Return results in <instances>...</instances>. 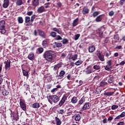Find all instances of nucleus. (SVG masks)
Listing matches in <instances>:
<instances>
[{"label": "nucleus", "instance_id": "f257e3e1", "mask_svg": "<svg viewBox=\"0 0 125 125\" xmlns=\"http://www.w3.org/2000/svg\"><path fill=\"white\" fill-rule=\"evenodd\" d=\"M43 57L47 61L51 62L54 58V52L52 50H46L43 53Z\"/></svg>", "mask_w": 125, "mask_h": 125}, {"label": "nucleus", "instance_id": "f03ea898", "mask_svg": "<svg viewBox=\"0 0 125 125\" xmlns=\"http://www.w3.org/2000/svg\"><path fill=\"white\" fill-rule=\"evenodd\" d=\"M59 99H60V98L59 97L57 96V95H49V99L48 98V101L51 104H52V102L56 104L59 101Z\"/></svg>", "mask_w": 125, "mask_h": 125}, {"label": "nucleus", "instance_id": "7ed1b4c3", "mask_svg": "<svg viewBox=\"0 0 125 125\" xmlns=\"http://www.w3.org/2000/svg\"><path fill=\"white\" fill-rule=\"evenodd\" d=\"M0 30L2 35H4L6 33V30H5V21L4 20L0 21Z\"/></svg>", "mask_w": 125, "mask_h": 125}, {"label": "nucleus", "instance_id": "20e7f679", "mask_svg": "<svg viewBox=\"0 0 125 125\" xmlns=\"http://www.w3.org/2000/svg\"><path fill=\"white\" fill-rule=\"evenodd\" d=\"M20 105L23 111H26L27 110V104L25 103V101L22 99H20Z\"/></svg>", "mask_w": 125, "mask_h": 125}, {"label": "nucleus", "instance_id": "39448f33", "mask_svg": "<svg viewBox=\"0 0 125 125\" xmlns=\"http://www.w3.org/2000/svg\"><path fill=\"white\" fill-rule=\"evenodd\" d=\"M67 98H68V96L66 94L63 95L62 98L61 100L60 101L58 105L59 107H62L63 105H64V103L66 102V100H67Z\"/></svg>", "mask_w": 125, "mask_h": 125}, {"label": "nucleus", "instance_id": "423d86ee", "mask_svg": "<svg viewBox=\"0 0 125 125\" xmlns=\"http://www.w3.org/2000/svg\"><path fill=\"white\" fill-rule=\"evenodd\" d=\"M5 65V69L6 71H9L10 70V64H11V62L10 59L7 60V61H5L4 62Z\"/></svg>", "mask_w": 125, "mask_h": 125}, {"label": "nucleus", "instance_id": "0eeeda50", "mask_svg": "<svg viewBox=\"0 0 125 125\" xmlns=\"http://www.w3.org/2000/svg\"><path fill=\"white\" fill-rule=\"evenodd\" d=\"M25 23H26V26H32L33 23L31 22V18L29 16H26L25 17Z\"/></svg>", "mask_w": 125, "mask_h": 125}, {"label": "nucleus", "instance_id": "6e6552de", "mask_svg": "<svg viewBox=\"0 0 125 125\" xmlns=\"http://www.w3.org/2000/svg\"><path fill=\"white\" fill-rule=\"evenodd\" d=\"M65 74H66L65 71L61 70L59 73V75L57 74L56 77H58V79H63V78H64V76H65Z\"/></svg>", "mask_w": 125, "mask_h": 125}, {"label": "nucleus", "instance_id": "1a4fd4ad", "mask_svg": "<svg viewBox=\"0 0 125 125\" xmlns=\"http://www.w3.org/2000/svg\"><path fill=\"white\" fill-rule=\"evenodd\" d=\"M38 32L40 37H42V38H43V39H45V38H46V34H45V33H44V31L41 29H38Z\"/></svg>", "mask_w": 125, "mask_h": 125}, {"label": "nucleus", "instance_id": "9d476101", "mask_svg": "<svg viewBox=\"0 0 125 125\" xmlns=\"http://www.w3.org/2000/svg\"><path fill=\"white\" fill-rule=\"evenodd\" d=\"M101 52L100 51H99L98 53L97 54V56L100 61L103 62V61H105V59H104V55L101 54Z\"/></svg>", "mask_w": 125, "mask_h": 125}, {"label": "nucleus", "instance_id": "9b49d317", "mask_svg": "<svg viewBox=\"0 0 125 125\" xmlns=\"http://www.w3.org/2000/svg\"><path fill=\"white\" fill-rule=\"evenodd\" d=\"M95 46L94 45H91L88 46V50L90 53H92V52H94L95 51Z\"/></svg>", "mask_w": 125, "mask_h": 125}, {"label": "nucleus", "instance_id": "f8f14e48", "mask_svg": "<svg viewBox=\"0 0 125 125\" xmlns=\"http://www.w3.org/2000/svg\"><path fill=\"white\" fill-rule=\"evenodd\" d=\"M11 111V114H13V120H16V122H17V121H18V120H19V115H18V114L16 113H14L13 112L12 113V110H10Z\"/></svg>", "mask_w": 125, "mask_h": 125}, {"label": "nucleus", "instance_id": "ddd939ff", "mask_svg": "<svg viewBox=\"0 0 125 125\" xmlns=\"http://www.w3.org/2000/svg\"><path fill=\"white\" fill-rule=\"evenodd\" d=\"M103 16H104V15H100L97 17V18L95 19V21L96 22H101L102 20H103Z\"/></svg>", "mask_w": 125, "mask_h": 125}, {"label": "nucleus", "instance_id": "4468645a", "mask_svg": "<svg viewBox=\"0 0 125 125\" xmlns=\"http://www.w3.org/2000/svg\"><path fill=\"white\" fill-rule=\"evenodd\" d=\"M27 58L29 60H31L32 61H33V60H35L36 57H35V54H34L33 53H30L28 57Z\"/></svg>", "mask_w": 125, "mask_h": 125}, {"label": "nucleus", "instance_id": "2eb2a0df", "mask_svg": "<svg viewBox=\"0 0 125 125\" xmlns=\"http://www.w3.org/2000/svg\"><path fill=\"white\" fill-rule=\"evenodd\" d=\"M48 39H45L42 42V45L44 48L48 46Z\"/></svg>", "mask_w": 125, "mask_h": 125}, {"label": "nucleus", "instance_id": "dca6fc26", "mask_svg": "<svg viewBox=\"0 0 125 125\" xmlns=\"http://www.w3.org/2000/svg\"><path fill=\"white\" fill-rule=\"evenodd\" d=\"M89 104H90V103L88 102L85 103V104L82 107L83 110H88V109L90 108V106H89Z\"/></svg>", "mask_w": 125, "mask_h": 125}, {"label": "nucleus", "instance_id": "f3484780", "mask_svg": "<svg viewBox=\"0 0 125 125\" xmlns=\"http://www.w3.org/2000/svg\"><path fill=\"white\" fill-rule=\"evenodd\" d=\"M8 6H9V0H4L3 7L4 8H7Z\"/></svg>", "mask_w": 125, "mask_h": 125}, {"label": "nucleus", "instance_id": "a211bd4d", "mask_svg": "<svg viewBox=\"0 0 125 125\" xmlns=\"http://www.w3.org/2000/svg\"><path fill=\"white\" fill-rule=\"evenodd\" d=\"M78 101H79L78 97L74 96L71 98V102L72 104H76V103H78Z\"/></svg>", "mask_w": 125, "mask_h": 125}, {"label": "nucleus", "instance_id": "6ab92c4d", "mask_svg": "<svg viewBox=\"0 0 125 125\" xmlns=\"http://www.w3.org/2000/svg\"><path fill=\"white\" fill-rule=\"evenodd\" d=\"M37 12L38 13H42V12H45V9H44V7L43 6H42L41 7L38 8Z\"/></svg>", "mask_w": 125, "mask_h": 125}, {"label": "nucleus", "instance_id": "aec40b11", "mask_svg": "<svg viewBox=\"0 0 125 125\" xmlns=\"http://www.w3.org/2000/svg\"><path fill=\"white\" fill-rule=\"evenodd\" d=\"M53 45L54 48L61 47L62 46V43L55 42L53 43Z\"/></svg>", "mask_w": 125, "mask_h": 125}, {"label": "nucleus", "instance_id": "412c9836", "mask_svg": "<svg viewBox=\"0 0 125 125\" xmlns=\"http://www.w3.org/2000/svg\"><path fill=\"white\" fill-rule=\"evenodd\" d=\"M108 83L114 84V77L111 76V75L108 76V79L107 81Z\"/></svg>", "mask_w": 125, "mask_h": 125}, {"label": "nucleus", "instance_id": "4be33fe9", "mask_svg": "<svg viewBox=\"0 0 125 125\" xmlns=\"http://www.w3.org/2000/svg\"><path fill=\"white\" fill-rule=\"evenodd\" d=\"M32 4L34 7H37L40 4V2H39V0H33Z\"/></svg>", "mask_w": 125, "mask_h": 125}, {"label": "nucleus", "instance_id": "5701e85b", "mask_svg": "<svg viewBox=\"0 0 125 125\" xmlns=\"http://www.w3.org/2000/svg\"><path fill=\"white\" fill-rule=\"evenodd\" d=\"M78 25H79V18H77L74 20L72 23L73 27H76V26H78Z\"/></svg>", "mask_w": 125, "mask_h": 125}, {"label": "nucleus", "instance_id": "b1692460", "mask_svg": "<svg viewBox=\"0 0 125 125\" xmlns=\"http://www.w3.org/2000/svg\"><path fill=\"white\" fill-rule=\"evenodd\" d=\"M89 12V9L84 7L83 8V10H82V13L84 15L85 14H88Z\"/></svg>", "mask_w": 125, "mask_h": 125}, {"label": "nucleus", "instance_id": "393cba45", "mask_svg": "<svg viewBox=\"0 0 125 125\" xmlns=\"http://www.w3.org/2000/svg\"><path fill=\"white\" fill-rule=\"evenodd\" d=\"M91 66L89 65L88 66H87L86 69L87 70L85 71L86 72V74H87V75H89V74H91V73H92V70H91Z\"/></svg>", "mask_w": 125, "mask_h": 125}, {"label": "nucleus", "instance_id": "a878e982", "mask_svg": "<svg viewBox=\"0 0 125 125\" xmlns=\"http://www.w3.org/2000/svg\"><path fill=\"white\" fill-rule=\"evenodd\" d=\"M56 125H61L62 124V121L59 119V118L56 117H55Z\"/></svg>", "mask_w": 125, "mask_h": 125}, {"label": "nucleus", "instance_id": "bb28decb", "mask_svg": "<svg viewBox=\"0 0 125 125\" xmlns=\"http://www.w3.org/2000/svg\"><path fill=\"white\" fill-rule=\"evenodd\" d=\"M74 117L75 118V121L77 122H80V121H81V115L79 114H75Z\"/></svg>", "mask_w": 125, "mask_h": 125}, {"label": "nucleus", "instance_id": "cd10ccee", "mask_svg": "<svg viewBox=\"0 0 125 125\" xmlns=\"http://www.w3.org/2000/svg\"><path fill=\"white\" fill-rule=\"evenodd\" d=\"M102 90L99 88H97L96 90L93 92V94H99L101 93Z\"/></svg>", "mask_w": 125, "mask_h": 125}, {"label": "nucleus", "instance_id": "c85d7f7f", "mask_svg": "<svg viewBox=\"0 0 125 125\" xmlns=\"http://www.w3.org/2000/svg\"><path fill=\"white\" fill-rule=\"evenodd\" d=\"M16 4L18 6H20L23 4V0H17L16 1Z\"/></svg>", "mask_w": 125, "mask_h": 125}, {"label": "nucleus", "instance_id": "c756f323", "mask_svg": "<svg viewBox=\"0 0 125 125\" xmlns=\"http://www.w3.org/2000/svg\"><path fill=\"white\" fill-rule=\"evenodd\" d=\"M33 108H34L35 109H39L41 107L40 105V104L38 103H35L32 104Z\"/></svg>", "mask_w": 125, "mask_h": 125}, {"label": "nucleus", "instance_id": "7c9ffc66", "mask_svg": "<svg viewBox=\"0 0 125 125\" xmlns=\"http://www.w3.org/2000/svg\"><path fill=\"white\" fill-rule=\"evenodd\" d=\"M85 102V98L82 97L80 100L79 101V105H83V104Z\"/></svg>", "mask_w": 125, "mask_h": 125}, {"label": "nucleus", "instance_id": "2f4dec72", "mask_svg": "<svg viewBox=\"0 0 125 125\" xmlns=\"http://www.w3.org/2000/svg\"><path fill=\"white\" fill-rule=\"evenodd\" d=\"M114 92H104V96H111L112 95H114Z\"/></svg>", "mask_w": 125, "mask_h": 125}, {"label": "nucleus", "instance_id": "473e14b6", "mask_svg": "<svg viewBox=\"0 0 125 125\" xmlns=\"http://www.w3.org/2000/svg\"><path fill=\"white\" fill-rule=\"evenodd\" d=\"M110 38L109 37H106L104 41H103V43L104 45L106 44V43H108V42H110Z\"/></svg>", "mask_w": 125, "mask_h": 125}, {"label": "nucleus", "instance_id": "72a5a7b5", "mask_svg": "<svg viewBox=\"0 0 125 125\" xmlns=\"http://www.w3.org/2000/svg\"><path fill=\"white\" fill-rule=\"evenodd\" d=\"M104 31H105V28L104 27H101L97 29V32L103 33Z\"/></svg>", "mask_w": 125, "mask_h": 125}, {"label": "nucleus", "instance_id": "f704fd0d", "mask_svg": "<svg viewBox=\"0 0 125 125\" xmlns=\"http://www.w3.org/2000/svg\"><path fill=\"white\" fill-rule=\"evenodd\" d=\"M18 21L20 24H22V23L24 22V20H23V18H22V17H18Z\"/></svg>", "mask_w": 125, "mask_h": 125}, {"label": "nucleus", "instance_id": "c9c22d12", "mask_svg": "<svg viewBox=\"0 0 125 125\" xmlns=\"http://www.w3.org/2000/svg\"><path fill=\"white\" fill-rule=\"evenodd\" d=\"M2 94L4 96H6L8 95V94H9V92H8V91H7V90H5V89H4V90L2 92Z\"/></svg>", "mask_w": 125, "mask_h": 125}, {"label": "nucleus", "instance_id": "e433bc0d", "mask_svg": "<svg viewBox=\"0 0 125 125\" xmlns=\"http://www.w3.org/2000/svg\"><path fill=\"white\" fill-rule=\"evenodd\" d=\"M22 74L24 77H29V72L25 70L22 69Z\"/></svg>", "mask_w": 125, "mask_h": 125}, {"label": "nucleus", "instance_id": "4c0bfd02", "mask_svg": "<svg viewBox=\"0 0 125 125\" xmlns=\"http://www.w3.org/2000/svg\"><path fill=\"white\" fill-rule=\"evenodd\" d=\"M107 84H108V83H107V82H105L104 81H102L100 83V86H102V87H104L106 85H107Z\"/></svg>", "mask_w": 125, "mask_h": 125}, {"label": "nucleus", "instance_id": "58836bf2", "mask_svg": "<svg viewBox=\"0 0 125 125\" xmlns=\"http://www.w3.org/2000/svg\"><path fill=\"white\" fill-rule=\"evenodd\" d=\"M83 62L82 60H79L75 63V64L76 65V66H79V65L83 64Z\"/></svg>", "mask_w": 125, "mask_h": 125}, {"label": "nucleus", "instance_id": "ea45409f", "mask_svg": "<svg viewBox=\"0 0 125 125\" xmlns=\"http://www.w3.org/2000/svg\"><path fill=\"white\" fill-rule=\"evenodd\" d=\"M98 15H99V12L98 11H95L92 14V16L94 18H95V17L98 16Z\"/></svg>", "mask_w": 125, "mask_h": 125}, {"label": "nucleus", "instance_id": "a19ab883", "mask_svg": "<svg viewBox=\"0 0 125 125\" xmlns=\"http://www.w3.org/2000/svg\"><path fill=\"white\" fill-rule=\"evenodd\" d=\"M57 35V34L56 33V32H53V31H52L50 33V36H51V37H52L53 38H56Z\"/></svg>", "mask_w": 125, "mask_h": 125}, {"label": "nucleus", "instance_id": "79ce46f5", "mask_svg": "<svg viewBox=\"0 0 125 125\" xmlns=\"http://www.w3.org/2000/svg\"><path fill=\"white\" fill-rule=\"evenodd\" d=\"M71 59L73 60V61H75V60H77V59H78V54H74L73 56L71 57Z\"/></svg>", "mask_w": 125, "mask_h": 125}, {"label": "nucleus", "instance_id": "37998d69", "mask_svg": "<svg viewBox=\"0 0 125 125\" xmlns=\"http://www.w3.org/2000/svg\"><path fill=\"white\" fill-rule=\"evenodd\" d=\"M37 50L40 54H41L43 52L44 49H43V48L42 47H39L37 49Z\"/></svg>", "mask_w": 125, "mask_h": 125}, {"label": "nucleus", "instance_id": "c03bdc74", "mask_svg": "<svg viewBox=\"0 0 125 125\" xmlns=\"http://www.w3.org/2000/svg\"><path fill=\"white\" fill-rule=\"evenodd\" d=\"M113 39L114 40L119 41V40H120V36L118 35V34L114 35L113 36Z\"/></svg>", "mask_w": 125, "mask_h": 125}, {"label": "nucleus", "instance_id": "a18cd8bd", "mask_svg": "<svg viewBox=\"0 0 125 125\" xmlns=\"http://www.w3.org/2000/svg\"><path fill=\"white\" fill-rule=\"evenodd\" d=\"M53 71H56V74H57V75H58V70H59V68H57V67L55 65L53 69Z\"/></svg>", "mask_w": 125, "mask_h": 125}, {"label": "nucleus", "instance_id": "49530a36", "mask_svg": "<svg viewBox=\"0 0 125 125\" xmlns=\"http://www.w3.org/2000/svg\"><path fill=\"white\" fill-rule=\"evenodd\" d=\"M62 43L63 44H66L67 43H68V41L67 40V39H64L62 41Z\"/></svg>", "mask_w": 125, "mask_h": 125}, {"label": "nucleus", "instance_id": "de8ad7c7", "mask_svg": "<svg viewBox=\"0 0 125 125\" xmlns=\"http://www.w3.org/2000/svg\"><path fill=\"white\" fill-rule=\"evenodd\" d=\"M119 108V106L118 105L113 104L111 106V110H115V109H118Z\"/></svg>", "mask_w": 125, "mask_h": 125}, {"label": "nucleus", "instance_id": "09e8293b", "mask_svg": "<svg viewBox=\"0 0 125 125\" xmlns=\"http://www.w3.org/2000/svg\"><path fill=\"white\" fill-rule=\"evenodd\" d=\"M35 19H36V15H33L31 16V20H30V22L33 23V22H34V21L35 20Z\"/></svg>", "mask_w": 125, "mask_h": 125}, {"label": "nucleus", "instance_id": "8fccbe9b", "mask_svg": "<svg viewBox=\"0 0 125 125\" xmlns=\"http://www.w3.org/2000/svg\"><path fill=\"white\" fill-rule=\"evenodd\" d=\"M93 69H95V70H100L101 67L99 65H96L93 66Z\"/></svg>", "mask_w": 125, "mask_h": 125}, {"label": "nucleus", "instance_id": "3c124183", "mask_svg": "<svg viewBox=\"0 0 125 125\" xmlns=\"http://www.w3.org/2000/svg\"><path fill=\"white\" fill-rule=\"evenodd\" d=\"M57 68L59 69L62 67V62H59L57 65H55Z\"/></svg>", "mask_w": 125, "mask_h": 125}, {"label": "nucleus", "instance_id": "603ef678", "mask_svg": "<svg viewBox=\"0 0 125 125\" xmlns=\"http://www.w3.org/2000/svg\"><path fill=\"white\" fill-rule=\"evenodd\" d=\"M80 37H81V34H80L75 35V40L78 41V40H79V38H80Z\"/></svg>", "mask_w": 125, "mask_h": 125}, {"label": "nucleus", "instance_id": "864d4df0", "mask_svg": "<svg viewBox=\"0 0 125 125\" xmlns=\"http://www.w3.org/2000/svg\"><path fill=\"white\" fill-rule=\"evenodd\" d=\"M50 4H51V3H50L49 2L45 3L44 4V5H45V8H48V7H49V5H50Z\"/></svg>", "mask_w": 125, "mask_h": 125}, {"label": "nucleus", "instance_id": "5fc2aeb1", "mask_svg": "<svg viewBox=\"0 0 125 125\" xmlns=\"http://www.w3.org/2000/svg\"><path fill=\"white\" fill-rule=\"evenodd\" d=\"M67 56V54L65 53H62L61 55V58H65Z\"/></svg>", "mask_w": 125, "mask_h": 125}, {"label": "nucleus", "instance_id": "6e6d98bb", "mask_svg": "<svg viewBox=\"0 0 125 125\" xmlns=\"http://www.w3.org/2000/svg\"><path fill=\"white\" fill-rule=\"evenodd\" d=\"M121 118H122L121 117V116L119 115L118 116H117L115 119H114V121L115 122H117V121H119V120H120L121 119Z\"/></svg>", "mask_w": 125, "mask_h": 125}, {"label": "nucleus", "instance_id": "4d7b16f0", "mask_svg": "<svg viewBox=\"0 0 125 125\" xmlns=\"http://www.w3.org/2000/svg\"><path fill=\"white\" fill-rule=\"evenodd\" d=\"M33 12L32 11H28L26 13V15H28V16H31V15H33Z\"/></svg>", "mask_w": 125, "mask_h": 125}, {"label": "nucleus", "instance_id": "13d9d810", "mask_svg": "<svg viewBox=\"0 0 125 125\" xmlns=\"http://www.w3.org/2000/svg\"><path fill=\"white\" fill-rule=\"evenodd\" d=\"M97 34H98L99 38H103V32H97Z\"/></svg>", "mask_w": 125, "mask_h": 125}, {"label": "nucleus", "instance_id": "bf43d9fd", "mask_svg": "<svg viewBox=\"0 0 125 125\" xmlns=\"http://www.w3.org/2000/svg\"><path fill=\"white\" fill-rule=\"evenodd\" d=\"M72 77V75L71 74H68L67 76H66V79L68 80V81H70L71 80V78Z\"/></svg>", "mask_w": 125, "mask_h": 125}, {"label": "nucleus", "instance_id": "052dcab7", "mask_svg": "<svg viewBox=\"0 0 125 125\" xmlns=\"http://www.w3.org/2000/svg\"><path fill=\"white\" fill-rule=\"evenodd\" d=\"M55 40L56 41H60V40H62V38L61 36H60V35H58V37L55 38Z\"/></svg>", "mask_w": 125, "mask_h": 125}, {"label": "nucleus", "instance_id": "680f3d73", "mask_svg": "<svg viewBox=\"0 0 125 125\" xmlns=\"http://www.w3.org/2000/svg\"><path fill=\"white\" fill-rule=\"evenodd\" d=\"M23 85H24V87H25L26 89H27V88L30 89V85L28 84V83H25Z\"/></svg>", "mask_w": 125, "mask_h": 125}, {"label": "nucleus", "instance_id": "e2e57ef3", "mask_svg": "<svg viewBox=\"0 0 125 125\" xmlns=\"http://www.w3.org/2000/svg\"><path fill=\"white\" fill-rule=\"evenodd\" d=\"M52 86V85H51V84H47L46 88H47V89H50V88H51Z\"/></svg>", "mask_w": 125, "mask_h": 125}, {"label": "nucleus", "instance_id": "0e129e2a", "mask_svg": "<svg viewBox=\"0 0 125 125\" xmlns=\"http://www.w3.org/2000/svg\"><path fill=\"white\" fill-rule=\"evenodd\" d=\"M125 2V0H120V3L121 5H124Z\"/></svg>", "mask_w": 125, "mask_h": 125}, {"label": "nucleus", "instance_id": "69168bd1", "mask_svg": "<svg viewBox=\"0 0 125 125\" xmlns=\"http://www.w3.org/2000/svg\"><path fill=\"white\" fill-rule=\"evenodd\" d=\"M120 115L121 118H124L125 117V112H123Z\"/></svg>", "mask_w": 125, "mask_h": 125}, {"label": "nucleus", "instance_id": "338daca9", "mask_svg": "<svg viewBox=\"0 0 125 125\" xmlns=\"http://www.w3.org/2000/svg\"><path fill=\"white\" fill-rule=\"evenodd\" d=\"M108 14H109V16H113V15H114V11H111L109 12Z\"/></svg>", "mask_w": 125, "mask_h": 125}, {"label": "nucleus", "instance_id": "774afa93", "mask_svg": "<svg viewBox=\"0 0 125 125\" xmlns=\"http://www.w3.org/2000/svg\"><path fill=\"white\" fill-rule=\"evenodd\" d=\"M117 125H125V122H120L117 124Z\"/></svg>", "mask_w": 125, "mask_h": 125}]
</instances>
